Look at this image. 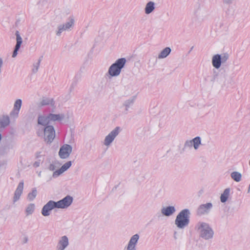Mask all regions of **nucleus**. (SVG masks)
Returning a JSON list of instances; mask_svg holds the SVG:
<instances>
[{
    "label": "nucleus",
    "mask_w": 250,
    "mask_h": 250,
    "mask_svg": "<svg viewBox=\"0 0 250 250\" xmlns=\"http://www.w3.org/2000/svg\"><path fill=\"white\" fill-rule=\"evenodd\" d=\"M139 238L140 236L138 234L132 236L126 246V250H136V245Z\"/></svg>",
    "instance_id": "13"
},
{
    "label": "nucleus",
    "mask_w": 250,
    "mask_h": 250,
    "mask_svg": "<svg viewBox=\"0 0 250 250\" xmlns=\"http://www.w3.org/2000/svg\"><path fill=\"white\" fill-rule=\"evenodd\" d=\"M134 102V99H129L128 100H126L124 103V105L125 106L126 108H129L130 105H131Z\"/></svg>",
    "instance_id": "33"
},
{
    "label": "nucleus",
    "mask_w": 250,
    "mask_h": 250,
    "mask_svg": "<svg viewBox=\"0 0 250 250\" xmlns=\"http://www.w3.org/2000/svg\"><path fill=\"white\" fill-rule=\"evenodd\" d=\"M176 212V208L174 206L164 207L161 209V213L165 216H172Z\"/></svg>",
    "instance_id": "17"
},
{
    "label": "nucleus",
    "mask_w": 250,
    "mask_h": 250,
    "mask_svg": "<svg viewBox=\"0 0 250 250\" xmlns=\"http://www.w3.org/2000/svg\"><path fill=\"white\" fill-rule=\"evenodd\" d=\"M212 63L215 68H219V54H216L213 57Z\"/></svg>",
    "instance_id": "28"
},
{
    "label": "nucleus",
    "mask_w": 250,
    "mask_h": 250,
    "mask_svg": "<svg viewBox=\"0 0 250 250\" xmlns=\"http://www.w3.org/2000/svg\"><path fill=\"white\" fill-rule=\"evenodd\" d=\"M126 62V59L124 58L118 59L116 62L112 64L109 67L108 74L111 77H117L119 76Z\"/></svg>",
    "instance_id": "4"
},
{
    "label": "nucleus",
    "mask_w": 250,
    "mask_h": 250,
    "mask_svg": "<svg viewBox=\"0 0 250 250\" xmlns=\"http://www.w3.org/2000/svg\"><path fill=\"white\" fill-rule=\"evenodd\" d=\"M48 169L51 171H54L56 169V167L53 164H50L48 167Z\"/></svg>",
    "instance_id": "36"
},
{
    "label": "nucleus",
    "mask_w": 250,
    "mask_h": 250,
    "mask_svg": "<svg viewBox=\"0 0 250 250\" xmlns=\"http://www.w3.org/2000/svg\"><path fill=\"white\" fill-rule=\"evenodd\" d=\"M193 46H192L191 48H190V49L189 50V51H188V53H189L193 49Z\"/></svg>",
    "instance_id": "40"
},
{
    "label": "nucleus",
    "mask_w": 250,
    "mask_h": 250,
    "mask_svg": "<svg viewBox=\"0 0 250 250\" xmlns=\"http://www.w3.org/2000/svg\"><path fill=\"white\" fill-rule=\"evenodd\" d=\"M23 186H24V183H23V181L20 182L19 183L18 186L16 190L15 191L14 196H13V202L14 204L20 200V197L23 192Z\"/></svg>",
    "instance_id": "14"
},
{
    "label": "nucleus",
    "mask_w": 250,
    "mask_h": 250,
    "mask_svg": "<svg viewBox=\"0 0 250 250\" xmlns=\"http://www.w3.org/2000/svg\"><path fill=\"white\" fill-rule=\"evenodd\" d=\"M55 136V132L52 125H47L44 129V140L47 143H51Z\"/></svg>",
    "instance_id": "7"
},
{
    "label": "nucleus",
    "mask_w": 250,
    "mask_h": 250,
    "mask_svg": "<svg viewBox=\"0 0 250 250\" xmlns=\"http://www.w3.org/2000/svg\"><path fill=\"white\" fill-rule=\"evenodd\" d=\"M212 207L211 203H207L200 205L196 210V214L198 216H202L208 214Z\"/></svg>",
    "instance_id": "11"
},
{
    "label": "nucleus",
    "mask_w": 250,
    "mask_h": 250,
    "mask_svg": "<svg viewBox=\"0 0 250 250\" xmlns=\"http://www.w3.org/2000/svg\"><path fill=\"white\" fill-rule=\"evenodd\" d=\"M37 158H39V159L35 162L33 165V167H37L40 166L41 162L42 161L43 158L42 156L40 155V153H39L37 155Z\"/></svg>",
    "instance_id": "30"
},
{
    "label": "nucleus",
    "mask_w": 250,
    "mask_h": 250,
    "mask_svg": "<svg viewBox=\"0 0 250 250\" xmlns=\"http://www.w3.org/2000/svg\"><path fill=\"white\" fill-rule=\"evenodd\" d=\"M35 210V205L31 203L29 204L26 208L25 213L26 216L32 214Z\"/></svg>",
    "instance_id": "26"
},
{
    "label": "nucleus",
    "mask_w": 250,
    "mask_h": 250,
    "mask_svg": "<svg viewBox=\"0 0 250 250\" xmlns=\"http://www.w3.org/2000/svg\"><path fill=\"white\" fill-rule=\"evenodd\" d=\"M71 161H68L62 166L60 169L55 171L53 173V177L56 178L67 170L71 166Z\"/></svg>",
    "instance_id": "16"
},
{
    "label": "nucleus",
    "mask_w": 250,
    "mask_h": 250,
    "mask_svg": "<svg viewBox=\"0 0 250 250\" xmlns=\"http://www.w3.org/2000/svg\"><path fill=\"white\" fill-rule=\"evenodd\" d=\"M18 50H15V49L14 50L13 54H12L13 58H15L17 56V55L18 54Z\"/></svg>",
    "instance_id": "37"
},
{
    "label": "nucleus",
    "mask_w": 250,
    "mask_h": 250,
    "mask_svg": "<svg viewBox=\"0 0 250 250\" xmlns=\"http://www.w3.org/2000/svg\"><path fill=\"white\" fill-rule=\"evenodd\" d=\"M18 111L19 110H13L10 113L11 117L13 118L18 117L19 114Z\"/></svg>",
    "instance_id": "34"
},
{
    "label": "nucleus",
    "mask_w": 250,
    "mask_h": 250,
    "mask_svg": "<svg viewBox=\"0 0 250 250\" xmlns=\"http://www.w3.org/2000/svg\"><path fill=\"white\" fill-rule=\"evenodd\" d=\"M22 104V100L17 99L14 103L13 109H20Z\"/></svg>",
    "instance_id": "31"
},
{
    "label": "nucleus",
    "mask_w": 250,
    "mask_h": 250,
    "mask_svg": "<svg viewBox=\"0 0 250 250\" xmlns=\"http://www.w3.org/2000/svg\"><path fill=\"white\" fill-rule=\"evenodd\" d=\"M15 35L16 36L17 43L15 46L14 49L19 51L22 42V40L18 31H16Z\"/></svg>",
    "instance_id": "23"
},
{
    "label": "nucleus",
    "mask_w": 250,
    "mask_h": 250,
    "mask_svg": "<svg viewBox=\"0 0 250 250\" xmlns=\"http://www.w3.org/2000/svg\"><path fill=\"white\" fill-rule=\"evenodd\" d=\"M155 9V3L152 1L147 2L145 8V12L146 14H149Z\"/></svg>",
    "instance_id": "20"
},
{
    "label": "nucleus",
    "mask_w": 250,
    "mask_h": 250,
    "mask_svg": "<svg viewBox=\"0 0 250 250\" xmlns=\"http://www.w3.org/2000/svg\"><path fill=\"white\" fill-rule=\"evenodd\" d=\"M231 178L235 182H239L241 180L242 174L237 171H233L230 174Z\"/></svg>",
    "instance_id": "25"
},
{
    "label": "nucleus",
    "mask_w": 250,
    "mask_h": 250,
    "mask_svg": "<svg viewBox=\"0 0 250 250\" xmlns=\"http://www.w3.org/2000/svg\"><path fill=\"white\" fill-rule=\"evenodd\" d=\"M54 208H57L56 202L50 200L42 208V214L44 216H48L50 214V211Z\"/></svg>",
    "instance_id": "12"
},
{
    "label": "nucleus",
    "mask_w": 250,
    "mask_h": 250,
    "mask_svg": "<svg viewBox=\"0 0 250 250\" xmlns=\"http://www.w3.org/2000/svg\"><path fill=\"white\" fill-rule=\"evenodd\" d=\"M24 241H25V242H27V238H25V239H24Z\"/></svg>",
    "instance_id": "42"
},
{
    "label": "nucleus",
    "mask_w": 250,
    "mask_h": 250,
    "mask_svg": "<svg viewBox=\"0 0 250 250\" xmlns=\"http://www.w3.org/2000/svg\"><path fill=\"white\" fill-rule=\"evenodd\" d=\"M74 18L73 17H70L68 21L65 23L58 25L55 31L56 35L59 37L61 36L62 32L71 30L74 27Z\"/></svg>",
    "instance_id": "5"
},
{
    "label": "nucleus",
    "mask_w": 250,
    "mask_h": 250,
    "mask_svg": "<svg viewBox=\"0 0 250 250\" xmlns=\"http://www.w3.org/2000/svg\"><path fill=\"white\" fill-rule=\"evenodd\" d=\"M192 146L195 150H197L201 145V139L199 136L195 137L191 139Z\"/></svg>",
    "instance_id": "22"
},
{
    "label": "nucleus",
    "mask_w": 250,
    "mask_h": 250,
    "mask_svg": "<svg viewBox=\"0 0 250 250\" xmlns=\"http://www.w3.org/2000/svg\"><path fill=\"white\" fill-rule=\"evenodd\" d=\"M234 0H223V4L230 5L233 3Z\"/></svg>",
    "instance_id": "35"
},
{
    "label": "nucleus",
    "mask_w": 250,
    "mask_h": 250,
    "mask_svg": "<svg viewBox=\"0 0 250 250\" xmlns=\"http://www.w3.org/2000/svg\"><path fill=\"white\" fill-rule=\"evenodd\" d=\"M10 124L9 118L7 115L0 117V128H5Z\"/></svg>",
    "instance_id": "19"
},
{
    "label": "nucleus",
    "mask_w": 250,
    "mask_h": 250,
    "mask_svg": "<svg viewBox=\"0 0 250 250\" xmlns=\"http://www.w3.org/2000/svg\"><path fill=\"white\" fill-rule=\"evenodd\" d=\"M229 54L228 52L222 53L220 54V72L222 69L221 68L222 64H223V66H225L226 68H228L229 65L227 64L226 62L229 59Z\"/></svg>",
    "instance_id": "18"
},
{
    "label": "nucleus",
    "mask_w": 250,
    "mask_h": 250,
    "mask_svg": "<svg viewBox=\"0 0 250 250\" xmlns=\"http://www.w3.org/2000/svg\"><path fill=\"white\" fill-rule=\"evenodd\" d=\"M69 245V240L66 235L59 237L58 240L56 250H65Z\"/></svg>",
    "instance_id": "8"
},
{
    "label": "nucleus",
    "mask_w": 250,
    "mask_h": 250,
    "mask_svg": "<svg viewBox=\"0 0 250 250\" xmlns=\"http://www.w3.org/2000/svg\"><path fill=\"white\" fill-rule=\"evenodd\" d=\"M199 236L205 239L208 240L212 238L213 236V231L209 225L205 222H200L196 226Z\"/></svg>",
    "instance_id": "3"
},
{
    "label": "nucleus",
    "mask_w": 250,
    "mask_h": 250,
    "mask_svg": "<svg viewBox=\"0 0 250 250\" xmlns=\"http://www.w3.org/2000/svg\"><path fill=\"white\" fill-rule=\"evenodd\" d=\"M230 189L229 188H226L223 191V193L220 196V200L222 203L226 202L229 196Z\"/></svg>",
    "instance_id": "24"
},
{
    "label": "nucleus",
    "mask_w": 250,
    "mask_h": 250,
    "mask_svg": "<svg viewBox=\"0 0 250 250\" xmlns=\"http://www.w3.org/2000/svg\"><path fill=\"white\" fill-rule=\"evenodd\" d=\"M190 212L188 209L182 210L177 215L175 220V225L179 229H184L189 223Z\"/></svg>",
    "instance_id": "2"
},
{
    "label": "nucleus",
    "mask_w": 250,
    "mask_h": 250,
    "mask_svg": "<svg viewBox=\"0 0 250 250\" xmlns=\"http://www.w3.org/2000/svg\"><path fill=\"white\" fill-rule=\"evenodd\" d=\"M248 191H250V185H249V187Z\"/></svg>",
    "instance_id": "41"
},
{
    "label": "nucleus",
    "mask_w": 250,
    "mask_h": 250,
    "mask_svg": "<svg viewBox=\"0 0 250 250\" xmlns=\"http://www.w3.org/2000/svg\"><path fill=\"white\" fill-rule=\"evenodd\" d=\"M192 147L191 140H187L184 144L183 149L187 148H191Z\"/></svg>",
    "instance_id": "32"
},
{
    "label": "nucleus",
    "mask_w": 250,
    "mask_h": 250,
    "mask_svg": "<svg viewBox=\"0 0 250 250\" xmlns=\"http://www.w3.org/2000/svg\"><path fill=\"white\" fill-rule=\"evenodd\" d=\"M171 49L169 47L165 48L161 52L159 53L158 56V58L159 59H164L166 58L171 52Z\"/></svg>",
    "instance_id": "21"
},
{
    "label": "nucleus",
    "mask_w": 250,
    "mask_h": 250,
    "mask_svg": "<svg viewBox=\"0 0 250 250\" xmlns=\"http://www.w3.org/2000/svg\"><path fill=\"white\" fill-rule=\"evenodd\" d=\"M42 56H41L40 57L39 59L38 60V61L36 63L34 64L33 65V68L32 69V72L34 73H36L38 71L39 67L40 65L41 62L42 61Z\"/></svg>",
    "instance_id": "29"
},
{
    "label": "nucleus",
    "mask_w": 250,
    "mask_h": 250,
    "mask_svg": "<svg viewBox=\"0 0 250 250\" xmlns=\"http://www.w3.org/2000/svg\"><path fill=\"white\" fill-rule=\"evenodd\" d=\"M39 107L50 105L53 108H56L55 102L53 98L43 97L38 104Z\"/></svg>",
    "instance_id": "15"
},
{
    "label": "nucleus",
    "mask_w": 250,
    "mask_h": 250,
    "mask_svg": "<svg viewBox=\"0 0 250 250\" xmlns=\"http://www.w3.org/2000/svg\"><path fill=\"white\" fill-rule=\"evenodd\" d=\"M120 132V128L116 127L107 136H105L104 141V145L108 147L113 142L115 138L119 135Z\"/></svg>",
    "instance_id": "6"
},
{
    "label": "nucleus",
    "mask_w": 250,
    "mask_h": 250,
    "mask_svg": "<svg viewBox=\"0 0 250 250\" xmlns=\"http://www.w3.org/2000/svg\"><path fill=\"white\" fill-rule=\"evenodd\" d=\"M66 97H66V100L69 99L70 98V94H68L66 96Z\"/></svg>",
    "instance_id": "39"
},
{
    "label": "nucleus",
    "mask_w": 250,
    "mask_h": 250,
    "mask_svg": "<svg viewBox=\"0 0 250 250\" xmlns=\"http://www.w3.org/2000/svg\"><path fill=\"white\" fill-rule=\"evenodd\" d=\"M76 83H72L71 86L70 87V91H71L72 89L74 88V87L76 85Z\"/></svg>",
    "instance_id": "38"
},
{
    "label": "nucleus",
    "mask_w": 250,
    "mask_h": 250,
    "mask_svg": "<svg viewBox=\"0 0 250 250\" xmlns=\"http://www.w3.org/2000/svg\"><path fill=\"white\" fill-rule=\"evenodd\" d=\"M41 174V172H40V173H39V176H40Z\"/></svg>",
    "instance_id": "43"
},
{
    "label": "nucleus",
    "mask_w": 250,
    "mask_h": 250,
    "mask_svg": "<svg viewBox=\"0 0 250 250\" xmlns=\"http://www.w3.org/2000/svg\"><path fill=\"white\" fill-rule=\"evenodd\" d=\"M73 202V198L70 195H67L62 199L56 202L57 208H66L70 206Z\"/></svg>",
    "instance_id": "10"
},
{
    "label": "nucleus",
    "mask_w": 250,
    "mask_h": 250,
    "mask_svg": "<svg viewBox=\"0 0 250 250\" xmlns=\"http://www.w3.org/2000/svg\"><path fill=\"white\" fill-rule=\"evenodd\" d=\"M68 113L66 114H49L47 115H40L38 117V123L43 126L52 124L56 121L68 120L70 117Z\"/></svg>",
    "instance_id": "1"
},
{
    "label": "nucleus",
    "mask_w": 250,
    "mask_h": 250,
    "mask_svg": "<svg viewBox=\"0 0 250 250\" xmlns=\"http://www.w3.org/2000/svg\"><path fill=\"white\" fill-rule=\"evenodd\" d=\"M37 194V191L35 188H34L32 191L28 193L27 198L29 201H32L36 198Z\"/></svg>",
    "instance_id": "27"
},
{
    "label": "nucleus",
    "mask_w": 250,
    "mask_h": 250,
    "mask_svg": "<svg viewBox=\"0 0 250 250\" xmlns=\"http://www.w3.org/2000/svg\"><path fill=\"white\" fill-rule=\"evenodd\" d=\"M72 151L70 145L65 144L62 146L59 151V156L61 159H66L69 157Z\"/></svg>",
    "instance_id": "9"
}]
</instances>
